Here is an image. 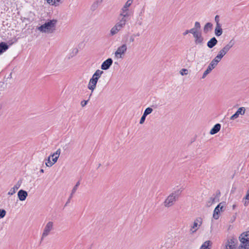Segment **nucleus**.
Returning a JSON list of instances; mask_svg holds the SVG:
<instances>
[{
    "instance_id": "obj_5",
    "label": "nucleus",
    "mask_w": 249,
    "mask_h": 249,
    "mask_svg": "<svg viewBox=\"0 0 249 249\" xmlns=\"http://www.w3.org/2000/svg\"><path fill=\"white\" fill-rule=\"evenodd\" d=\"M235 40L231 39L222 49H221L217 55L214 57L218 61L220 62L223 57L225 55L230 49L234 45Z\"/></svg>"
},
{
    "instance_id": "obj_1",
    "label": "nucleus",
    "mask_w": 249,
    "mask_h": 249,
    "mask_svg": "<svg viewBox=\"0 0 249 249\" xmlns=\"http://www.w3.org/2000/svg\"><path fill=\"white\" fill-rule=\"evenodd\" d=\"M131 15L129 9L122 8L119 14V21L110 30L111 36H114L122 30L125 26L127 21Z\"/></svg>"
},
{
    "instance_id": "obj_21",
    "label": "nucleus",
    "mask_w": 249,
    "mask_h": 249,
    "mask_svg": "<svg viewBox=\"0 0 249 249\" xmlns=\"http://www.w3.org/2000/svg\"><path fill=\"white\" fill-rule=\"evenodd\" d=\"M214 32L215 35L217 36H220L222 34L223 31L220 24H216Z\"/></svg>"
},
{
    "instance_id": "obj_46",
    "label": "nucleus",
    "mask_w": 249,
    "mask_h": 249,
    "mask_svg": "<svg viewBox=\"0 0 249 249\" xmlns=\"http://www.w3.org/2000/svg\"><path fill=\"white\" fill-rule=\"evenodd\" d=\"M40 172L42 173H44V170L41 169L40 170Z\"/></svg>"
},
{
    "instance_id": "obj_11",
    "label": "nucleus",
    "mask_w": 249,
    "mask_h": 249,
    "mask_svg": "<svg viewBox=\"0 0 249 249\" xmlns=\"http://www.w3.org/2000/svg\"><path fill=\"white\" fill-rule=\"evenodd\" d=\"M21 184V181H18L14 186L11 188L8 192L7 193V195L11 196L14 195L17 190L20 188Z\"/></svg>"
},
{
    "instance_id": "obj_49",
    "label": "nucleus",
    "mask_w": 249,
    "mask_h": 249,
    "mask_svg": "<svg viewBox=\"0 0 249 249\" xmlns=\"http://www.w3.org/2000/svg\"><path fill=\"white\" fill-rule=\"evenodd\" d=\"M221 249H224L222 247Z\"/></svg>"
},
{
    "instance_id": "obj_43",
    "label": "nucleus",
    "mask_w": 249,
    "mask_h": 249,
    "mask_svg": "<svg viewBox=\"0 0 249 249\" xmlns=\"http://www.w3.org/2000/svg\"><path fill=\"white\" fill-rule=\"evenodd\" d=\"M133 35H135V37L140 36L141 34L140 33H137V34H134Z\"/></svg>"
},
{
    "instance_id": "obj_14",
    "label": "nucleus",
    "mask_w": 249,
    "mask_h": 249,
    "mask_svg": "<svg viewBox=\"0 0 249 249\" xmlns=\"http://www.w3.org/2000/svg\"><path fill=\"white\" fill-rule=\"evenodd\" d=\"M27 196V192L23 190H20L18 193V197L20 201H24Z\"/></svg>"
},
{
    "instance_id": "obj_6",
    "label": "nucleus",
    "mask_w": 249,
    "mask_h": 249,
    "mask_svg": "<svg viewBox=\"0 0 249 249\" xmlns=\"http://www.w3.org/2000/svg\"><path fill=\"white\" fill-rule=\"evenodd\" d=\"M54 224L52 221H49L45 225L41 236V240L48 236L51 232L53 230Z\"/></svg>"
},
{
    "instance_id": "obj_17",
    "label": "nucleus",
    "mask_w": 249,
    "mask_h": 249,
    "mask_svg": "<svg viewBox=\"0 0 249 249\" xmlns=\"http://www.w3.org/2000/svg\"><path fill=\"white\" fill-rule=\"evenodd\" d=\"M61 153L60 149H58L56 150V151L52 154L51 156L52 157V161L54 162V164L57 161L58 158L59 157V155Z\"/></svg>"
},
{
    "instance_id": "obj_2",
    "label": "nucleus",
    "mask_w": 249,
    "mask_h": 249,
    "mask_svg": "<svg viewBox=\"0 0 249 249\" xmlns=\"http://www.w3.org/2000/svg\"><path fill=\"white\" fill-rule=\"evenodd\" d=\"M56 23L57 20L56 19L50 20L39 27L38 29L42 33H52L55 30Z\"/></svg>"
},
{
    "instance_id": "obj_44",
    "label": "nucleus",
    "mask_w": 249,
    "mask_h": 249,
    "mask_svg": "<svg viewBox=\"0 0 249 249\" xmlns=\"http://www.w3.org/2000/svg\"><path fill=\"white\" fill-rule=\"evenodd\" d=\"M102 0H97V3H100L102 2Z\"/></svg>"
},
{
    "instance_id": "obj_20",
    "label": "nucleus",
    "mask_w": 249,
    "mask_h": 249,
    "mask_svg": "<svg viewBox=\"0 0 249 249\" xmlns=\"http://www.w3.org/2000/svg\"><path fill=\"white\" fill-rule=\"evenodd\" d=\"M213 24L210 22L207 23L203 28L204 33L205 34L208 33L212 30Z\"/></svg>"
},
{
    "instance_id": "obj_25",
    "label": "nucleus",
    "mask_w": 249,
    "mask_h": 249,
    "mask_svg": "<svg viewBox=\"0 0 249 249\" xmlns=\"http://www.w3.org/2000/svg\"><path fill=\"white\" fill-rule=\"evenodd\" d=\"M211 245L210 241H206L201 246L200 249H210L209 246Z\"/></svg>"
},
{
    "instance_id": "obj_30",
    "label": "nucleus",
    "mask_w": 249,
    "mask_h": 249,
    "mask_svg": "<svg viewBox=\"0 0 249 249\" xmlns=\"http://www.w3.org/2000/svg\"><path fill=\"white\" fill-rule=\"evenodd\" d=\"M245 109L244 107H241L238 109V110H237V111L236 112H237L238 114V115H240V114L243 115L245 113Z\"/></svg>"
},
{
    "instance_id": "obj_19",
    "label": "nucleus",
    "mask_w": 249,
    "mask_h": 249,
    "mask_svg": "<svg viewBox=\"0 0 249 249\" xmlns=\"http://www.w3.org/2000/svg\"><path fill=\"white\" fill-rule=\"evenodd\" d=\"M198 222V220H195L193 223V225L191 227L190 231L192 233L195 232L200 227V224H199Z\"/></svg>"
},
{
    "instance_id": "obj_7",
    "label": "nucleus",
    "mask_w": 249,
    "mask_h": 249,
    "mask_svg": "<svg viewBox=\"0 0 249 249\" xmlns=\"http://www.w3.org/2000/svg\"><path fill=\"white\" fill-rule=\"evenodd\" d=\"M237 240L232 238L229 239L222 247L224 249H237Z\"/></svg>"
},
{
    "instance_id": "obj_47",
    "label": "nucleus",
    "mask_w": 249,
    "mask_h": 249,
    "mask_svg": "<svg viewBox=\"0 0 249 249\" xmlns=\"http://www.w3.org/2000/svg\"><path fill=\"white\" fill-rule=\"evenodd\" d=\"M70 200H71V199H70V197H69V199H68V201H67V203H68V202H70Z\"/></svg>"
},
{
    "instance_id": "obj_18",
    "label": "nucleus",
    "mask_w": 249,
    "mask_h": 249,
    "mask_svg": "<svg viewBox=\"0 0 249 249\" xmlns=\"http://www.w3.org/2000/svg\"><path fill=\"white\" fill-rule=\"evenodd\" d=\"M217 43V40L215 37H213L208 42H207V46L209 48H213L215 45H216Z\"/></svg>"
},
{
    "instance_id": "obj_31",
    "label": "nucleus",
    "mask_w": 249,
    "mask_h": 249,
    "mask_svg": "<svg viewBox=\"0 0 249 249\" xmlns=\"http://www.w3.org/2000/svg\"><path fill=\"white\" fill-rule=\"evenodd\" d=\"M6 213V212L4 209H0V219L3 218Z\"/></svg>"
},
{
    "instance_id": "obj_16",
    "label": "nucleus",
    "mask_w": 249,
    "mask_h": 249,
    "mask_svg": "<svg viewBox=\"0 0 249 249\" xmlns=\"http://www.w3.org/2000/svg\"><path fill=\"white\" fill-rule=\"evenodd\" d=\"M220 128H221V124H216L211 129V130L210 131V134L211 135H214V134L218 133L220 131Z\"/></svg>"
},
{
    "instance_id": "obj_26",
    "label": "nucleus",
    "mask_w": 249,
    "mask_h": 249,
    "mask_svg": "<svg viewBox=\"0 0 249 249\" xmlns=\"http://www.w3.org/2000/svg\"><path fill=\"white\" fill-rule=\"evenodd\" d=\"M79 184H80V182L78 181L76 183V185L74 186V187L73 188V189L71 191V195L70 196V199H71L72 197L73 194L76 191L77 188H78V186L79 185Z\"/></svg>"
},
{
    "instance_id": "obj_23",
    "label": "nucleus",
    "mask_w": 249,
    "mask_h": 249,
    "mask_svg": "<svg viewBox=\"0 0 249 249\" xmlns=\"http://www.w3.org/2000/svg\"><path fill=\"white\" fill-rule=\"evenodd\" d=\"M63 0H47V2L52 5H58L62 2Z\"/></svg>"
},
{
    "instance_id": "obj_24",
    "label": "nucleus",
    "mask_w": 249,
    "mask_h": 249,
    "mask_svg": "<svg viewBox=\"0 0 249 249\" xmlns=\"http://www.w3.org/2000/svg\"><path fill=\"white\" fill-rule=\"evenodd\" d=\"M200 24L199 22L196 21L195 23V26L194 27L191 29V31H200Z\"/></svg>"
},
{
    "instance_id": "obj_15",
    "label": "nucleus",
    "mask_w": 249,
    "mask_h": 249,
    "mask_svg": "<svg viewBox=\"0 0 249 249\" xmlns=\"http://www.w3.org/2000/svg\"><path fill=\"white\" fill-rule=\"evenodd\" d=\"M78 53V49L77 48H73L70 50V52L67 55L68 59H70L73 57L75 56Z\"/></svg>"
},
{
    "instance_id": "obj_38",
    "label": "nucleus",
    "mask_w": 249,
    "mask_h": 249,
    "mask_svg": "<svg viewBox=\"0 0 249 249\" xmlns=\"http://www.w3.org/2000/svg\"><path fill=\"white\" fill-rule=\"evenodd\" d=\"M243 202L245 206H247L249 203V200L246 199L245 197L243 199Z\"/></svg>"
},
{
    "instance_id": "obj_13",
    "label": "nucleus",
    "mask_w": 249,
    "mask_h": 249,
    "mask_svg": "<svg viewBox=\"0 0 249 249\" xmlns=\"http://www.w3.org/2000/svg\"><path fill=\"white\" fill-rule=\"evenodd\" d=\"M219 62L216 59L214 58L208 65L206 71H207L209 73L213 69L215 68L218 63Z\"/></svg>"
},
{
    "instance_id": "obj_27",
    "label": "nucleus",
    "mask_w": 249,
    "mask_h": 249,
    "mask_svg": "<svg viewBox=\"0 0 249 249\" xmlns=\"http://www.w3.org/2000/svg\"><path fill=\"white\" fill-rule=\"evenodd\" d=\"M133 0H127L123 6V8L129 9V7L132 5Z\"/></svg>"
},
{
    "instance_id": "obj_32",
    "label": "nucleus",
    "mask_w": 249,
    "mask_h": 249,
    "mask_svg": "<svg viewBox=\"0 0 249 249\" xmlns=\"http://www.w3.org/2000/svg\"><path fill=\"white\" fill-rule=\"evenodd\" d=\"M188 73V71L186 69H182L180 71V74L181 75H187Z\"/></svg>"
},
{
    "instance_id": "obj_33",
    "label": "nucleus",
    "mask_w": 249,
    "mask_h": 249,
    "mask_svg": "<svg viewBox=\"0 0 249 249\" xmlns=\"http://www.w3.org/2000/svg\"><path fill=\"white\" fill-rule=\"evenodd\" d=\"M239 115H238V114L237 112H235L233 115H232L230 117V120H234L237 119L239 117Z\"/></svg>"
},
{
    "instance_id": "obj_3",
    "label": "nucleus",
    "mask_w": 249,
    "mask_h": 249,
    "mask_svg": "<svg viewBox=\"0 0 249 249\" xmlns=\"http://www.w3.org/2000/svg\"><path fill=\"white\" fill-rule=\"evenodd\" d=\"M103 73V71L97 70L95 71L92 75V77L90 79L88 85V88L89 89L91 90V93L96 88V85L98 80L101 77V75Z\"/></svg>"
},
{
    "instance_id": "obj_28",
    "label": "nucleus",
    "mask_w": 249,
    "mask_h": 249,
    "mask_svg": "<svg viewBox=\"0 0 249 249\" xmlns=\"http://www.w3.org/2000/svg\"><path fill=\"white\" fill-rule=\"evenodd\" d=\"M51 156L48 157L47 161L46 162V165L48 167H51L54 164V162L53 161H51Z\"/></svg>"
},
{
    "instance_id": "obj_8",
    "label": "nucleus",
    "mask_w": 249,
    "mask_h": 249,
    "mask_svg": "<svg viewBox=\"0 0 249 249\" xmlns=\"http://www.w3.org/2000/svg\"><path fill=\"white\" fill-rule=\"evenodd\" d=\"M127 51V45L125 44H122L118 47L115 52L114 55L117 59H122L124 55Z\"/></svg>"
},
{
    "instance_id": "obj_48",
    "label": "nucleus",
    "mask_w": 249,
    "mask_h": 249,
    "mask_svg": "<svg viewBox=\"0 0 249 249\" xmlns=\"http://www.w3.org/2000/svg\"><path fill=\"white\" fill-rule=\"evenodd\" d=\"M235 206L234 205H233V208H235Z\"/></svg>"
},
{
    "instance_id": "obj_39",
    "label": "nucleus",
    "mask_w": 249,
    "mask_h": 249,
    "mask_svg": "<svg viewBox=\"0 0 249 249\" xmlns=\"http://www.w3.org/2000/svg\"><path fill=\"white\" fill-rule=\"evenodd\" d=\"M191 29L190 30H186L183 33V36H186V35H187L188 33H191Z\"/></svg>"
},
{
    "instance_id": "obj_37",
    "label": "nucleus",
    "mask_w": 249,
    "mask_h": 249,
    "mask_svg": "<svg viewBox=\"0 0 249 249\" xmlns=\"http://www.w3.org/2000/svg\"><path fill=\"white\" fill-rule=\"evenodd\" d=\"M88 100H83L81 102V105L82 107H85L88 103Z\"/></svg>"
},
{
    "instance_id": "obj_45",
    "label": "nucleus",
    "mask_w": 249,
    "mask_h": 249,
    "mask_svg": "<svg viewBox=\"0 0 249 249\" xmlns=\"http://www.w3.org/2000/svg\"><path fill=\"white\" fill-rule=\"evenodd\" d=\"M97 6V3H95L93 4L92 6L96 7Z\"/></svg>"
},
{
    "instance_id": "obj_29",
    "label": "nucleus",
    "mask_w": 249,
    "mask_h": 249,
    "mask_svg": "<svg viewBox=\"0 0 249 249\" xmlns=\"http://www.w3.org/2000/svg\"><path fill=\"white\" fill-rule=\"evenodd\" d=\"M153 109L151 107H149L145 109V110L144 111L143 114H144V115L147 116L151 113Z\"/></svg>"
},
{
    "instance_id": "obj_40",
    "label": "nucleus",
    "mask_w": 249,
    "mask_h": 249,
    "mask_svg": "<svg viewBox=\"0 0 249 249\" xmlns=\"http://www.w3.org/2000/svg\"><path fill=\"white\" fill-rule=\"evenodd\" d=\"M215 21L216 22V24H219V17L217 15V16H215Z\"/></svg>"
},
{
    "instance_id": "obj_12",
    "label": "nucleus",
    "mask_w": 249,
    "mask_h": 249,
    "mask_svg": "<svg viewBox=\"0 0 249 249\" xmlns=\"http://www.w3.org/2000/svg\"><path fill=\"white\" fill-rule=\"evenodd\" d=\"M113 61L111 58H108L102 64L101 68L103 70H108L112 64Z\"/></svg>"
},
{
    "instance_id": "obj_34",
    "label": "nucleus",
    "mask_w": 249,
    "mask_h": 249,
    "mask_svg": "<svg viewBox=\"0 0 249 249\" xmlns=\"http://www.w3.org/2000/svg\"><path fill=\"white\" fill-rule=\"evenodd\" d=\"M146 117V116L144 115V114H143L142 117L141 118L140 121V124H142L144 123V122L145 121Z\"/></svg>"
},
{
    "instance_id": "obj_41",
    "label": "nucleus",
    "mask_w": 249,
    "mask_h": 249,
    "mask_svg": "<svg viewBox=\"0 0 249 249\" xmlns=\"http://www.w3.org/2000/svg\"><path fill=\"white\" fill-rule=\"evenodd\" d=\"M209 73H208L207 71H205L203 74V75H202V78H204L206 77V76Z\"/></svg>"
},
{
    "instance_id": "obj_9",
    "label": "nucleus",
    "mask_w": 249,
    "mask_h": 249,
    "mask_svg": "<svg viewBox=\"0 0 249 249\" xmlns=\"http://www.w3.org/2000/svg\"><path fill=\"white\" fill-rule=\"evenodd\" d=\"M191 34L194 38L195 43L196 45H202L204 42V38L201 31H191Z\"/></svg>"
},
{
    "instance_id": "obj_36",
    "label": "nucleus",
    "mask_w": 249,
    "mask_h": 249,
    "mask_svg": "<svg viewBox=\"0 0 249 249\" xmlns=\"http://www.w3.org/2000/svg\"><path fill=\"white\" fill-rule=\"evenodd\" d=\"M135 35H132L129 37V42L130 43L133 42L135 40Z\"/></svg>"
},
{
    "instance_id": "obj_4",
    "label": "nucleus",
    "mask_w": 249,
    "mask_h": 249,
    "mask_svg": "<svg viewBox=\"0 0 249 249\" xmlns=\"http://www.w3.org/2000/svg\"><path fill=\"white\" fill-rule=\"evenodd\" d=\"M182 190H177L171 193L165 200L164 205L166 207H170L173 206L178 199Z\"/></svg>"
},
{
    "instance_id": "obj_22",
    "label": "nucleus",
    "mask_w": 249,
    "mask_h": 249,
    "mask_svg": "<svg viewBox=\"0 0 249 249\" xmlns=\"http://www.w3.org/2000/svg\"><path fill=\"white\" fill-rule=\"evenodd\" d=\"M8 49V46L4 42L0 43V54Z\"/></svg>"
},
{
    "instance_id": "obj_10",
    "label": "nucleus",
    "mask_w": 249,
    "mask_h": 249,
    "mask_svg": "<svg viewBox=\"0 0 249 249\" xmlns=\"http://www.w3.org/2000/svg\"><path fill=\"white\" fill-rule=\"evenodd\" d=\"M224 208V204L222 203H220L214 209L213 213V217L214 219L217 220L219 217V213L220 212H222L223 211V209Z\"/></svg>"
},
{
    "instance_id": "obj_35",
    "label": "nucleus",
    "mask_w": 249,
    "mask_h": 249,
    "mask_svg": "<svg viewBox=\"0 0 249 249\" xmlns=\"http://www.w3.org/2000/svg\"><path fill=\"white\" fill-rule=\"evenodd\" d=\"M136 24H137L138 25H139L140 26L142 25V18H138L137 21V22H136Z\"/></svg>"
},
{
    "instance_id": "obj_42",
    "label": "nucleus",
    "mask_w": 249,
    "mask_h": 249,
    "mask_svg": "<svg viewBox=\"0 0 249 249\" xmlns=\"http://www.w3.org/2000/svg\"><path fill=\"white\" fill-rule=\"evenodd\" d=\"M239 249H249V247H244L243 245H241Z\"/></svg>"
}]
</instances>
